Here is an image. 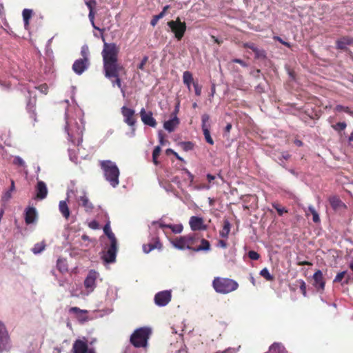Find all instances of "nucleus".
Segmentation results:
<instances>
[{"mask_svg": "<svg viewBox=\"0 0 353 353\" xmlns=\"http://www.w3.org/2000/svg\"><path fill=\"white\" fill-rule=\"evenodd\" d=\"M203 134H204L205 141L209 144L213 145L214 144V141H213V139H212V137L210 136V130L209 129H205V130H203Z\"/></svg>", "mask_w": 353, "mask_h": 353, "instance_id": "nucleus-45", "label": "nucleus"}, {"mask_svg": "<svg viewBox=\"0 0 353 353\" xmlns=\"http://www.w3.org/2000/svg\"><path fill=\"white\" fill-rule=\"evenodd\" d=\"M308 210L313 216V217H312L313 221L314 223L319 222L320 218H319V216L317 212L315 210L313 206L310 205L308 207Z\"/></svg>", "mask_w": 353, "mask_h": 353, "instance_id": "nucleus-43", "label": "nucleus"}, {"mask_svg": "<svg viewBox=\"0 0 353 353\" xmlns=\"http://www.w3.org/2000/svg\"><path fill=\"white\" fill-rule=\"evenodd\" d=\"M215 291L220 294H228L236 290L239 284L234 280L228 278L216 277L212 282Z\"/></svg>", "mask_w": 353, "mask_h": 353, "instance_id": "nucleus-3", "label": "nucleus"}, {"mask_svg": "<svg viewBox=\"0 0 353 353\" xmlns=\"http://www.w3.org/2000/svg\"><path fill=\"white\" fill-rule=\"evenodd\" d=\"M170 8L169 6H165L163 8V10L159 14H157L155 16L153 17L152 19L151 20V22H150V24L154 27L157 23H158L159 20L162 19L165 14V12L167 11V10Z\"/></svg>", "mask_w": 353, "mask_h": 353, "instance_id": "nucleus-29", "label": "nucleus"}, {"mask_svg": "<svg viewBox=\"0 0 353 353\" xmlns=\"http://www.w3.org/2000/svg\"><path fill=\"white\" fill-rule=\"evenodd\" d=\"M272 205L274 208L277 211L279 215H282L284 212H287V210H285V208H281L278 204L274 203Z\"/></svg>", "mask_w": 353, "mask_h": 353, "instance_id": "nucleus-50", "label": "nucleus"}, {"mask_svg": "<svg viewBox=\"0 0 353 353\" xmlns=\"http://www.w3.org/2000/svg\"><path fill=\"white\" fill-rule=\"evenodd\" d=\"M232 61L233 63H239V64H240L243 67H245V68L248 67V64L246 62H245L244 61H243V60H241L240 59H232Z\"/></svg>", "mask_w": 353, "mask_h": 353, "instance_id": "nucleus-54", "label": "nucleus"}, {"mask_svg": "<svg viewBox=\"0 0 353 353\" xmlns=\"http://www.w3.org/2000/svg\"><path fill=\"white\" fill-rule=\"evenodd\" d=\"M330 203L334 210H337L343 205L342 201L337 196L330 197Z\"/></svg>", "mask_w": 353, "mask_h": 353, "instance_id": "nucleus-33", "label": "nucleus"}, {"mask_svg": "<svg viewBox=\"0 0 353 353\" xmlns=\"http://www.w3.org/2000/svg\"><path fill=\"white\" fill-rule=\"evenodd\" d=\"M119 71L120 70H117V76H111V78H112V77L115 78V80L114 81H112V85L113 86L117 85L121 89V92L123 94V96L124 97L125 96V91L121 88V79L119 77Z\"/></svg>", "mask_w": 353, "mask_h": 353, "instance_id": "nucleus-38", "label": "nucleus"}, {"mask_svg": "<svg viewBox=\"0 0 353 353\" xmlns=\"http://www.w3.org/2000/svg\"><path fill=\"white\" fill-rule=\"evenodd\" d=\"M159 139L160 144L161 145H163L164 144L163 136V134H162V133L161 132H159Z\"/></svg>", "mask_w": 353, "mask_h": 353, "instance_id": "nucleus-63", "label": "nucleus"}, {"mask_svg": "<svg viewBox=\"0 0 353 353\" xmlns=\"http://www.w3.org/2000/svg\"><path fill=\"white\" fill-rule=\"evenodd\" d=\"M100 167L103 171L105 180L113 188L119 184L120 171L116 163L110 160H103L99 161Z\"/></svg>", "mask_w": 353, "mask_h": 353, "instance_id": "nucleus-2", "label": "nucleus"}, {"mask_svg": "<svg viewBox=\"0 0 353 353\" xmlns=\"http://www.w3.org/2000/svg\"><path fill=\"white\" fill-rule=\"evenodd\" d=\"M201 121L202 130H205V129L210 130V116L208 114H203L202 115Z\"/></svg>", "mask_w": 353, "mask_h": 353, "instance_id": "nucleus-35", "label": "nucleus"}, {"mask_svg": "<svg viewBox=\"0 0 353 353\" xmlns=\"http://www.w3.org/2000/svg\"><path fill=\"white\" fill-rule=\"evenodd\" d=\"M96 279H97V272L94 271H90L84 281L85 287L88 290L92 291L95 286Z\"/></svg>", "mask_w": 353, "mask_h": 353, "instance_id": "nucleus-20", "label": "nucleus"}, {"mask_svg": "<svg viewBox=\"0 0 353 353\" xmlns=\"http://www.w3.org/2000/svg\"><path fill=\"white\" fill-rule=\"evenodd\" d=\"M151 334L148 327H141L136 330L130 336V342L135 347H145L148 340Z\"/></svg>", "mask_w": 353, "mask_h": 353, "instance_id": "nucleus-4", "label": "nucleus"}, {"mask_svg": "<svg viewBox=\"0 0 353 353\" xmlns=\"http://www.w3.org/2000/svg\"><path fill=\"white\" fill-rule=\"evenodd\" d=\"M32 10L30 9L26 8L23 10L22 15L26 28H27L29 25V20L32 17Z\"/></svg>", "mask_w": 353, "mask_h": 353, "instance_id": "nucleus-34", "label": "nucleus"}, {"mask_svg": "<svg viewBox=\"0 0 353 353\" xmlns=\"http://www.w3.org/2000/svg\"><path fill=\"white\" fill-rule=\"evenodd\" d=\"M45 247H46V245H45L44 242H41V243H36L34 245V247L32 248V252L34 254H39L43 250H44Z\"/></svg>", "mask_w": 353, "mask_h": 353, "instance_id": "nucleus-37", "label": "nucleus"}, {"mask_svg": "<svg viewBox=\"0 0 353 353\" xmlns=\"http://www.w3.org/2000/svg\"><path fill=\"white\" fill-rule=\"evenodd\" d=\"M230 228L231 224L230 221L227 219L224 220L223 229L220 231V236L223 238H227L230 233Z\"/></svg>", "mask_w": 353, "mask_h": 353, "instance_id": "nucleus-28", "label": "nucleus"}, {"mask_svg": "<svg viewBox=\"0 0 353 353\" xmlns=\"http://www.w3.org/2000/svg\"><path fill=\"white\" fill-rule=\"evenodd\" d=\"M36 192L37 199L42 200L46 198L48 195L46 184L42 181H39L36 186Z\"/></svg>", "mask_w": 353, "mask_h": 353, "instance_id": "nucleus-16", "label": "nucleus"}, {"mask_svg": "<svg viewBox=\"0 0 353 353\" xmlns=\"http://www.w3.org/2000/svg\"><path fill=\"white\" fill-rule=\"evenodd\" d=\"M180 145L185 151H190L193 149L194 145L192 142L187 141V142H181L180 143Z\"/></svg>", "mask_w": 353, "mask_h": 353, "instance_id": "nucleus-44", "label": "nucleus"}, {"mask_svg": "<svg viewBox=\"0 0 353 353\" xmlns=\"http://www.w3.org/2000/svg\"><path fill=\"white\" fill-rule=\"evenodd\" d=\"M78 201L79 202V204L83 206L85 211L90 212L94 208V206L92 203L89 201L88 198L86 196L85 194H83V196H81L78 199Z\"/></svg>", "mask_w": 353, "mask_h": 353, "instance_id": "nucleus-23", "label": "nucleus"}, {"mask_svg": "<svg viewBox=\"0 0 353 353\" xmlns=\"http://www.w3.org/2000/svg\"><path fill=\"white\" fill-rule=\"evenodd\" d=\"M90 65V61L83 60L81 59H77L72 65V70L78 75L82 74L85 70H88Z\"/></svg>", "mask_w": 353, "mask_h": 353, "instance_id": "nucleus-12", "label": "nucleus"}, {"mask_svg": "<svg viewBox=\"0 0 353 353\" xmlns=\"http://www.w3.org/2000/svg\"><path fill=\"white\" fill-rule=\"evenodd\" d=\"M161 151V149L160 146H156L153 150L152 161L156 165H157L159 163V161L157 160V158L159 156Z\"/></svg>", "mask_w": 353, "mask_h": 353, "instance_id": "nucleus-39", "label": "nucleus"}, {"mask_svg": "<svg viewBox=\"0 0 353 353\" xmlns=\"http://www.w3.org/2000/svg\"><path fill=\"white\" fill-rule=\"evenodd\" d=\"M166 227L171 229L175 234H179L183 230V225L181 224L166 225Z\"/></svg>", "mask_w": 353, "mask_h": 353, "instance_id": "nucleus-42", "label": "nucleus"}, {"mask_svg": "<svg viewBox=\"0 0 353 353\" xmlns=\"http://www.w3.org/2000/svg\"><path fill=\"white\" fill-rule=\"evenodd\" d=\"M85 4L89 9V11L94 10V7L96 6L97 3L95 0H90L88 1H85Z\"/></svg>", "mask_w": 353, "mask_h": 353, "instance_id": "nucleus-52", "label": "nucleus"}, {"mask_svg": "<svg viewBox=\"0 0 353 353\" xmlns=\"http://www.w3.org/2000/svg\"><path fill=\"white\" fill-rule=\"evenodd\" d=\"M103 41L104 44L101 54L103 57L105 77L108 79H111V76L117 75V70H121L123 69V67L117 62L119 48L114 43H106L104 38H103Z\"/></svg>", "mask_w": 353, "mask_h": 353, "instance_id": "nucleus-1", "label": "nucleus"}, {"mask_svg": "<svg viewBox=\"0 0 353 353\" xmlns=\"http://www.w3.org/2000/svg\"><path fill=\"white\" fill-rule=\"evenodd\" d=\"M275 39H276V40H278L280 43H283V45H285V46H288V47H290V43H288V42H285V41H283V40H282V39H281L280 37H275Z\"/></svg>", "mask_w": 353, "mask_h": 353, "instance_id": "nucleus-61", "label": "nucleus"}, {"mask_svg": "<svg viewBox=\"0 0 353 353\" xmlns=\"http://www.w3.org/2000/svg\"><path fill=\"white\" fill-rule=\"evenodd\" d=\"M188 239H186L185 236H181L179 237H176L174 239L172 240L171 243L172 245L179 250H184L188 249Z\"/></svg>", "mask_w": 353, "mask_h": 353, "instance_id": "nucleus-18", "label": "nucleus"}, {"mask_svg": "<svg viewBox=\"0 0 353 353\" xmlns=\"http://www.w3.org/2000/svg\"><path fill=\"white\" fill-rule=\"evenodd\" d=\"M70 312L78 314V313H83V312L86 313L87 311L82 310L77 307H72L70 309Z\"/></svg>", "mask_w": 353, "mask_h": 353, "instance_id": "nucleus-55", "label": "nucleus"}, {"mask_svg": "<svg viewBox=\"0 0 353 353\" xmlns=\"http://www.w3.org/2000/svg\"><path fill=\"white\" fill-rule=\"evenodd\" d=\"M183 83L188 87V90H191V83H195L192 77V74L189 71H185L183 74Z\"/></svg>", "mask_w": 353, "mask_h": 353, "instance_id": "nucleus-24", "label": "nucleus"}, {"mask_svg": "<svg viewBox=\"0 0 353 353\" xmlns=\"http://www.w3.org/2000/svg\"><path fill=\"white\" fill-rule=\"evenodd\" d=\"M81 54L82 56L81 59L90 61L89 60V48L88 46L84 45L81 47Z\"/></svg>", "mask_w": 353, "mask_h": 353, "instance_id": "nucleus-41", "label": "nucleus"}, {"mask_svg": "<svg viewBox=\"0 0 353 353\" xmlns=\"http://www.w3.org/2000/svg\"><path fill=\"white\" fill-rule=\"evenodd\" d=\"M248 256L252 260H257L259 259L260 255L256 252L251 250L248 252Z\"/></svg>", "mask_w": 353, "mask_h": 353, "instance_id": "nucleus-51", "label": "nucleus"}, {"mask_svg": "<svg viewBox=\"0 0 353 353\" xmlns=\"http://www.w3.org/2000/svg\"><path fill=\"white\" fill-rule=\"evenodd\" d=\"M37 219V210L34 207H29L26 210L25 221L27 224H31L36 222Z\"/></svg>", "mask_w": 353, "mask_h": 353, "instance_id": "nucleus-17", "label": "nucleus"}, {"mask_svg": "<svg viewBox=\"0 0 353 353\" xmlns=\"http://www.w3.org/2000/svg\"><path fill=\"white\" fill-rule=\"evenodd\" d=\"M219 245L221 247L224 248H225L227 247V243L224 241H223V240H220L219 241Z\"/></svg>", "mask_w": 353, "mask_h": 353, "instance_id": "nucleus-64", "label": "nucleus"}, {"mask_svg": "<svg viewBox=\"0 0 353 353\" xmlns=\"http://www.w3.org/2000/svg\"><path fill=\"white\" fill-rule=\"evenodd\" d=\"M10 337L5 325L0 321V352L10 349Z\"/></svg>", "mask_w": 353, "mask_h": 353, "instance_id": "nucleus-7", "label": "nucleus"}, {"mask_svg": "<svg viewBox=\"0 0 353 353\" xmlns=\"http://www.w3.org/2000/svg\"><path fill=\"white\" fill-rule=\"evenodd\" d=\"M103 232L105 234V235H107L108 239L110 240L111 243H112V242L117 243L116 237L113 232H112L110 226L108 223L104 226Z\"/></svg>", "mask_w": 353, "mask_h": 353, "instance_id": "nucleus-31", "label": "nucleus"}, {"mask_svg": "<svg viewBox=\"0 0 353 353\" xmlns=\"http://www.w3.org/2000/svg\"><path fill=\"white\" fill-rule=\"evenodd\" d=\"M189 224L193 231L205 230L207 228V226L203 224V219L199 216H191Z\"/></svg>", "mask_w": 353, "mask_h": 353, "instance_id": "nucleus-15", "label": "nucleus"}, {"mask_svg": "<svg viewBox=\"0 0 353 353\" xmlns=\"http://www.w3.org/2000/svg\"><path fill=\"white\" fill-rule=\"evenodd\" d=\"M300 290H301L304 296H306V285L303 281H301V283L300 285Z\"/></svg>", "mask_w": 353, "mask_h": 353, "instance_id": "nucleus-59", "label": "nucleus"}, {"mask_svg": "<svg viewBox=\"0 0 353 353\" xmlns=\"http://www.w3.org/2000/svg\"><path fill=\"white\" fill-rule=\"evenodd\" d=\"M59 209L63 216L66 219L70 216V210L65 201H61L59 204Z\"/></svg>", "mask_w": 353, "mask_h": 353, "instance_id": "nucleus-25", "label": "nucleus"}, {"mask_svg": "<svg viewBox=\"0 0 353 353\" xmlns=\"http://www.w3.org/2000/svg\"><path fill=\"white\" fill-rule=\"evenodd\" d=\"M260 275L264 277L267 281H271L274 279V276L270 274L268 268H265L260 272Z\"/></svg>", "mask_w": 353, "mask_h": 353, "instance_id": "nucleus-40", "label": "nucleus"}, {"mask_svg": "<svg viewBox=\"0 0 353 353\" xmlns=\"http://www.w3.org/2000/svg\"><path fill=\"white\" fill-rule=\"evenodd\" d=\"M12 197V192L9 190L8 191H6L3 197H2V199L3 201H8L10 198Z\"/></svg>", "mask_w": 353, "mask_h": 353, "instance_id": "nucleus-56", "label": "nucleus"}, {"mask_svg": "<svg viewBox=\"0 0 353 353\" xmlns=\"http://www.w3.org/2000/svg\"><path fill=\"white\" fill-rule=\"evenodd\" d=\"M353 43V39L348 37H344L340 39L336 42V46L337 48L343 50H347V46H350Z\"/></svg>", "mask_w": 353, "mask_h": 353, "instance_id": "nucleus-22", "label": "nucleus"}, {"mask_svg": "<svg viewBox=\"0 0 353 353\" xmlns=\"http://www.w3.org/2000/svg\"><path fill=\"white\" fill-rule=\"evenodd\" d=\"M312 279L314 280L313 285L317 290H324L325 281L323 278L321 270H318L314 274Z\"/></svg>", "mask_w": 353, "mask_h": 353, "instance_id": "nucleus-13", "label": "nucleus"}, {"mask_svg": "<svg viewBox=\"0 0 353 353\" xmlns=\"http://www.w3.org/2000/svg\"><path fill=\"white\" fill-rule=\"evenodd\" d=\"M171 300L170 291L165 290L157 293L154 296L155 303L159 306L166 305Z\"/></svg>", "mask_w": 353, "mask_h": 353, "instance_id": "nucleus-11", "label": "nucleus"}, {"mask_svg": "<svg viewBox=\"0 0 353 353\" xmlns=\"http://www.w3.org/2000/svg\"><path fill=\"white\" fill-rule=\"evenodd\" d=\"M186 239H188L187 243L188 246V250H192L194 248H192V245H194L196 242L199 239V236L197 234L192 233L185 235Z\"/></svg>", "mask_w": 353, "mask_h": 353, "instance_id": "nucleus-26", "label": "nucleus"}, {"mask_svg": "<svg viewBox=\"0 0 353 353\" xmlns=\"http://www.w3.org/2000/svg\"><path fill=\"white\" fill-rule=\"evenodd\" d=\"M117 252V243L112 242L107 251L103 253L102 258L105 263H113L115 261Z\"/></svg>", "mask_w": 353, "mask_h": 353, "instance_id": "nucleus-9", "label": "nucleus"}, {"mask_svg": "<svg viewBox=\"0 0 353 353\" xmlns=\"http://www.w3.org/2000/svg\"><path fill=\"white\" fill-rule=\"evenodd\" d=\"M193 85L194 88L195 94L196 96H200L201 94V87L197 83H194Z\"/></svg>", "mask_w": 353, "mask_h": 353, "instance_id": "nucleus-53", "label": "nucleus"}, {"mask_svg": "<svg viewBox=\"0 0 353 353\" xmlns=\"http://www.w3.org/2000/svg\"><path fill=\"white\" fill-rule=\"evenodd\" d=\"M210 250V242L204 239H201V245L199 246L193 248V251H194V252L209 251Z\"/></svg>", "mask_w": 353, "mask_h": 353, "instance_id": "nucleus-27", "label": "nucleus"}, {"mask_svg": "<svg viewBox=\"0 0 353 353\" xmlns=\"http://www.w3.org/2000/svg\"><path fill=\"white\" fill-rule=\"evenodd\" d=\"M335 110L337 112H341V111H343L350 115H353V112L351 111L350 110V108L348 107H345V106H343V105H338L336 106L335 108Z\"/></svg>", "mask_w": 353, "mask_h": 353, "instance_id": "nucleus-46", "label": "nucleus"}, {"mask_svg": "<svg viewBox=\"0 0 353 353\" xmlns=\"http://www.w3.org/2000/svg\"><path fill=\"white\" fill-rule=\"evenodd\" d=\"M66 131L69 137V140L76 145H79L80 143L83 141V133L84 130V127H81L77 123L76 125L72 128L68 127V123H67Z\"/></svg>", "mask_w": 353, "mask_h": 353, "instance_id": "nucleus-5", "label": "nucleus"}, {"mask_svg": "<svg viewBox=\"0 0 353 353\" xmlns=\"http://www.w3.org/2000/svg\"><path fill=\"white\" fill-rule=\"evenodd\" d=\"M148 60V57L147 56H145L143 58L141 62L138 65V68L140 69V70H143L144 69V66H145V63H147Z\"/></svg>", "mask_w": 353, "mask_h": 353, "instance_id": "nucleus-57", "label": "nucleus"}, {"mask_svg": "<svg viewBox=\"0 0 353 353\" xmlns=\"http://www.w3.org/2000/svg\"><path fill=\"white\" fill-rule=\"evenodd\" d=\"M73 353H95L93 348H89L85 342L81 340H77L72 345Z\"/></svg>", "mask_w": 353, "mask_h": 353, "instance_id": "nucleus-10", "label": "nucleus"}, {"mask_svg": "<svg viewBox=\"0 0 353 353\" xmlns=\"http://www.w3.org/2000/svg\"><path fill=\"white\" fill-rule=\"evenodd\" d=\"M13 164L19 165V166H21V167H25L26 166L25 161L23 160L22 158H21L19 156H16V157H14Z\"/></svg>", "mask_w": 353, "mask_h": 353, "instance_id": "nucleus-47", "label": "nucleus"}, {"mask_svg": "<svg viewBox=\"0 0 353 353\" xmlns=\"http://www.w3.org/2000/svg\"><path fill=\"white\" fill-rule=\"evenodd\" d=\"M255 53V57L257 59L259 58H265V52L263 50L259 49L258 48L254 51Z\"/></svg>", "mask_w": 353, "mask_h": 353, "instance_id": "nucleus-48", "label": "nucleus"}, {"mask_svg": "<svg viewBox=\"0 0 353 353\" xmlns=\"http://www.w3.org/2000/svg\"><path fill=\"white\" fill-rule=\"evenodd\" d=\"M345 278V283H348L349 280L350 279V276L347 274L346 271H343L338 273L336 277L334 279V283L341 282L343 279Z\"/></svg>", "mask_w": 353, "mask_h": 353, "instance_id": "nucleus-32", "label": "nucleus"}, {"mask_svg": "<svg viewBox=\"0 0 353 353\" xmlns=\"http://www.w3.org/2000/svg\"><path fill=\"white\" fill-rule=\"evenodd\" d=\"M179 124V120L176 116H174L172 119L165 121L163 124V127L166 130L171 132L174 130Z\"/></svg>", "mask_w": 353, "mask_h": 353, "instance_id": "nucleus-21", "label": "nucleus"}, {"mask_svg": "<svg viewBox=\"0 0 353 353\" xmlns=\"http://www.w3.org/2000/svg\"><path fill=\"white\" fill-rule=\"evenodd\" d=\"M57 266L58 270L62 273L68 271V265L65 260L58 259Z\"/></svg>", "mask_w": 353, "mask_h": 353, "instance_id": "nucleus-36", "label": "nucleus"}, {"mask_svg": "<svg viewBox=\"0 0 353 353\" xmlns=\"http://www.w3.org/2000/svg\"><path fill=\"white\" fill-rule=\"evenodd\" d=\"M245 46L246 48H248L250 49H251L253 52L257 48V47L255 46V45L254 43H246L245 44Z\"/></svg>", "mask_w": 353, "mask_h": 353, "instance_id": "nucleus-60", "label": "nucleus"}, {"mask_svg": "<svg viewBox=\"0 0 353 353\" xmlns=\"http://www.w3.org/2000/svg\"><path fill=\"white\" fill-rule=\"evenodd\" d=\"M346 126L347 125L345 122H339L332 127L335 130H343Z\"/></svg>", "mask_w": 353, "mask_h": 353, "instance_id": "nucleus-49", "label": "nucleus"}, {"mask_svg": "<svg viewBox=\"0 0 353 353\" xmlns=\"http://www.w3.org/2000/svg\"><path fill=\"white\" fill-rule=\"evenodd\" d=\"M290 155L286 152H282L281 154V158L285 160H288L290 158Z\"/></svg>", "mask_w": 353, "mask_h": 353, "instance_id": "nucleus-62", "label": "nucleus"}, {"mask_svg": "<svg viewBox=\"0 0 353 353\" xmlns=\"http://www.w3.org/2000/svg\"><path fill=\"white\" fill-rule=\"evenodd\" d=\"M154 242L143 245V251L145 254H148L154 249L161 250L162 244L161 243L159 238H155Z\"/></svg>", "mask_w": 353, "mask_h": 353, "instance_id": "nucleus-19", "label": "nucleus"}, {"mask_svg": "<svg viewBox=\"0 0 353 353\" xmlns=\"http://www.w3.org/2000/svg\"><path fill=\"white\" fill-rule=\"evenodd\" d=\"M140 117L142 122L147 125L154 128L157 125V121L152 117V112H146L144 108L140 111Z\"/></svg>", "mask_w": 353, "mask_h": 353, "instance_id": "nucleus-14", "label": "nucleus"}, {"mask_svg": "<svg viewBox=\"0 0 353 353\" xmlns=\"http://www.w3.org/2000/svg\"><path fill=\"white\" fill-rule=\"evenodd\" d=\"M270 351L272 353H285V349L284 346L280 343H274L270 347Z\"/></svg>", "mask_w": 353, "mask_h": 353, "instance_id": "nucleus-30", "label": "nucleus"}, {"mask_svg": "<svg viewBox=\"0 0 353 353\" xmlns=\"http://www.w3.org/2000/svg\"><path fill=\"white\" fill-rule=\"evenodd\" d=\"M88 17H89L90 21H91V23H92L93 27H94L95 29H98V28L94 26V10H90V11H89Z\"/></svg>", "mask_w": 353, "mask_h": 353, "instance_id": "nucleus-58", "label": "nucleus"}, {"mask_svg": "<svg viewBox=\"0 0 353 353\" xmlns=\"http://www.w3.org/2000/svg\"><path fill=\"white\" fill-rule=\"evenodd\" d=\"M121 110L124 119V122L129 126H134L136 123V119L134 117L135 111L126 106H123Z\"/></svg>", "mask_w": 353, "mask_h": 353, "instance_id": "nucleus-8", "label": "nucleus"}, {"mask_svg": "<svg viewBox=\"0 0 353 353\" xmlns=\"http://www.w3.org/2000/svg\"><path fill=\"white\" fill-rule=\"evenodd\" d=\"M168 26L170 28L172 31L174 33L175 37L178 40H181L184 35L186 30V24L185 22H181L179 18L176 21H170L168 22Z\"/></svg>", "mask_w": 353, "mask_h": 353, "instance_id": "nucleus-6", "label": "nucleus"}]
</instances>
